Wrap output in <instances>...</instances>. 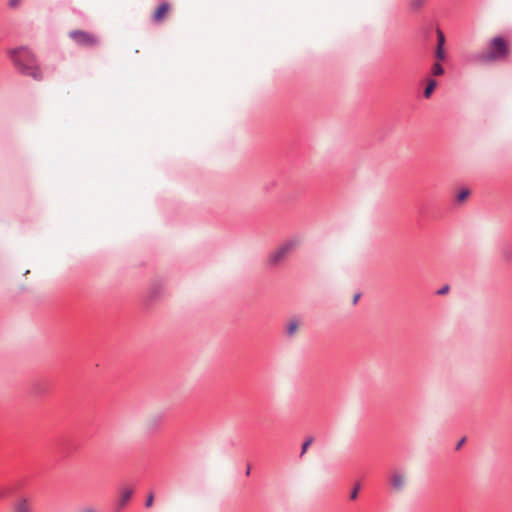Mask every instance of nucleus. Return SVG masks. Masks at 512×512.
Instances as JSON below:
<instances>
[{
  "label": "nucleus",
  "mask_w": 512,
  "mask_h": 512,
  "mask_svg": "<svg viewBox=\"0 0 512 512\" xmlns=\"http://www.w3.org/2000/svg\"><path fill=\"white\" fill-rule=\"evenodd\" d=\"M511 53L510 45L504 36L492 37L486 48L471 56V60L480 65H492L506 61Z\"/></svg>",
  "instance_id": "1"
},
{
  "label": "nucleus",
  "mask_w": 512,
  "mask_h": 512,
  "mask_svg": "<svg viewBox=\"0 0 512 512\" xmlns=\"http://www.w3.org/2000/svg\"><path fill=\"white\" fill-rule=\"evenodd\" d=\"M153 500H154V496H153V494H149V495H148V497H147V499H146V501H145V506H146L147 508L151 507V506H152V504H153Z\"/></svg>",
  "instance_id": "21"
},
{
  "label": "nucleus",
  "mask_w": 512,
  "mask_h": 512,
  "mask_svg": "<svg viewBox=\"0 0 512 512\" xmlns=\"http://www.w3.org/2000/svg\"><path fill=\"white\" fill-rule=\"evenodd\" d=\"M436 86H437V81L435 79H428L427 85L423 92V96L426 99L430 98L434 89L436 88Z\"/></svg>",
  "instance_id": "11"
},
{
  "label": "nucleus",
  "mask_w": 512,
  "mask_h": 512,
  "mask_svg": "<svg viewBox=\"0 0 512 512\" xmlns=\"http://www.w3.org/2000/svg\"><path fill=\"white\" fill-rule=\"evenodd\" d=\"M164 420V414L163 413H157L153 416H151L147 423H146V429L148 432L152 433L158 430V428L162 425Z\"/></svg>",
  "instance_id": "7"
},
{
  "label": "nucleus",
  "mask_w": 512,
  "mask_h": 512,
  "mask_svg": "<svg viewBox=\"0 0 512 512\" xmlns=\"http://www.w3.org/2000/svg\"><path fill=\"white\" fill-rule=\"evenodd\" d=\"M82 512H96V511L93 508L88 507V508H85Z\"/></svg>",
  "instance_id": "27"
},
{
  "label": "nucleus",
  "mask_w": 512,
  "mask_h": 512,
  "mask_svg": "<svg viewBox=\"0 0 512 512\" xmlns=\"http://www.w3.org/2000/svg\"><path fill=\"white\" fill-rule=\"evenodd\" d=\"M249 474H250V467H248L246 470V475H249Z\"/></svg>",
  "instance_id": "28"
},
{
  "label": "nucleus",
  "mask_w": 512,
  "mask_h": 512,
  "mask_svg": "<svg viewBox=\"0 0 512 512\" xmlns=\"http://www.w3.org/2000/svg\"><path fill=\"white\" fill-rule=\"evenodd\" d=\"M165 294V284L162 280H154L147 291V299L150 302L159 300Z\"/></svg>",
  "instance_id": "5"
},
{
  "label": "nucleus",
  "mask_w": 512,
  "mask_h": 512,
  "mask_svg": "<svg viewBox=\"0 0 512 512\" xmlns=\"http://www.w3.org/2000/svg\"><path fill=\"white\" fill-rule=\"evenodd\" d=\"M21 3V0H9L8 5L11 8H16Z\"/></svg>",
  "instance_id": "22"
},
{
  "label": "nucleus",
  "mask_w": 512,
  "mask_h": 512,
  "mask_svg": "<svg viewBox=\"0 0 512 512\" xmlns=\"http://www.w3.org/2000/svg\"><path fill=\"white\" fill-rule=\"evenodd\" d=\"M436 34H437V47L444 48L446 40H445V35H444L443 31L441 29L437 28Z\"/></svg>",
  "instance_id": "14"
},
{
  "label": "nucleus",
  "mask_w": 512,
  "mask_h": 512,
  "mask_svg": "<svg viewBox=\"0 0 512 512\" xmlns=\"http://www.w3.org/2000/svg\"><path fill=\"white\" fill-rule=\"evenodd\" d=\"M449 291V286L445 285L437 291L438 295H444Z\"/></svg>",
  "instance_id": "23"
},
{
  "label": "nucleus",
  "mask_w": 512,
  "mask_h": 512,
  "mask_svg": "<svg viewBox=\"0 0 512 512\" xmlns=\"http://www.w3.org/2000/svg\"><path fill=\"white\" fill-rule=\"evenodd\" d=\"M502 257L505 261H512V246L508 245L502 249Z\"/></svg>",
  "instance_id": "15"
},
{
  "label": "nucleus",
  "mask_w": 512,
  "mask_h": 512,
  "mask_svg": "<svg viewBox=\"0 0 512 512\" xmlns=\"http://www.w3.org/2000/svg\"><path fill=\"white\" fill-rule=\"evenodd\" d=\"M69 35L79 46L93 47L97 44V39L94 35L82 30L71 31Z\"/></svg>",
  "instance_id": "4"
},
{
  "label": "nucleus",
  "mask_w": 512,
  "mask_h": 512,
  "mask_svg": "<svg viewBox=\"0 0 512 512\" xmlns=\"http://www.w3.org/2000/svg\"><path fill=\"white\" fill-rule=\"evenodd\" d=\"M13 512H36L33 501L21 497L13 505Z\"/></svg>",
  "instance_id": "6"
},
{
  "label": "nucleus",
  "mask_w": 512,
  "mask_h": 512,
  "mask_svg": "<svg viewBox=\"0 0 512 512\" xmlns=\"http://www.w3.org/2000/svg\"><path fill=\"white\" fill-rule=\"evenodd\" d=\"M424 2H425V0H412L411 6L414 9H418V8H420L424 4Z\"/></svg>",
  "instance_id": "20"
},
{
  "label": "nucleus",
  "mask_w": 512,
  "mask_h": 512,
  "mask_svg": "<svg viewBox=\"0 0 512 512\" xmlns=\"http://www.w3.org/2000/svg\"><path fill=\"white\" fill-rule=\"evenodd\" d=\"M302 238L300 235H293L281 242L267 256V265L271 269H275L285 263L290 255H292L301 245Z\"/></svg>",
  "instance_id": "3"
},
{
  "label": "nucleus",
  "mask_w": 512,
  "mask_h": 512,
  "mask_svg": "<svg viewBox=\"0 0 512 512\" xmlns=\"http://www.w3.org/2000/svg\"><path fill=\"white\" fill-rule=\"evenodd\" d=\"M431 73L434 76H440V75L444 74V68L439 62H435V63H433V65L431 67Z\"/></svg>",
  "instance_id": "13"
},
{
  "label": "nucleus",
  "mask_w": 512,
  "mask_h": 512,
  "mask_svg": "<svg viewBox=\"0 0 512 512\" xmlns=\"http://www.w3.org/2000/svg\"><path fill=\"white\" fill-rule=\"evenodd\" d=\"M359 298H360V294L354 295V297H353V304L354 305L358 302Z\"/></svg>",
  "instance_id": "25"
},
{
  "label": "nucleus",
  "mask_w": 512,
  "mask_h": 512,
  "mask_svg": "<svg viewBox=\"0 0 512 512\" xmlns=\"http://www.w3.org/2000/svg\"><path fill=\"white\" fill-rule=\"evenodd\" d=\"M34 389L37 395H42L44 393V391L38 386H36Z\"/></svg>",
  "instance_id": "24"
},
{
  "label": "nucleus",
  "mask_w": 512,
  "mask_h": 512,
  "mask_svg": "<svg viewBox=\"0 0 512 512\" xmlns=\"http://www.w3.org/2000/svg\"><path fill=\"white\" fill-rule=\"evenodd\" d=\"M464 441H465V438H462V439L458 442V444H457V446H456V449H459V448L462 446V444L464 443Z\"/></svg>",
  "instance_id": "26"
},
{
  "label": "nucleus",
  "mask_w": 512,
  "mask_h": 512,
  "mask_svg": "<svg viewBox=\"0 0 512 512\" xmlns=\"http://www.w3.org/2000/svg\"><path fill=\"white\" fill-rule=\"evenodd\" d=\"M435 57H436L439 61H444V60L446 59V52H445L444 48L436 47V50H435Z\"/></svg>",
  "instance_id": "17"
},
{
  "label": "nucleus",
  "mask_w": 512,
  "mask_h": 512,
  "mask_svg": "<svg viewBox=\"0 0 512 512\" xmlns=\"http://www.w3.org/2000/svg\"><path fill=\"white\" fill-rule=\"evenodd\" d=\"M8 56L13 62L15 68L23 75L32 77L34 80L40 81L43 78L42 72L37 64L33 52L21 46L8 50Z\"/></svg>",
  "instance_id": "2"
},
{
  "label": "nucleus",
  "mask_w": 512,
  "mask_h": 512,
  "mask_svg": "<svg viewBox=\"0 0 512 512\" xmlns=\"http://www.w3.org/2000/svg\"><path fill=\"white\" fill-rule=\"evenodd\" d=\"M168 9L169 4L167 2L161 3L153 14V20L156 22L160 21L167 13Z\"/></svg>",
  "instance_id": "10"
},
{
  "label": "nucleus",
  "mask_w": 512,
  "mask_h": 512,
  "mask_svg": "<svg viewBox=\"0 0 512 512\" xmlns=\"http://www.w3.org/2000/svg\"><path fill=\"white\" fill-rule=\"evenodd\" d=\"M359 490H360V484L357 483L355 485L354 489L350 493V499L351 500H355L357 498Z\"/></svg>",
  "instance_id": "19"
},
{
  "label": "nucleus",
  "mask_w": 512,
  "mask_h": 512,
  "mask_svg": "<svg viewBox=\"0 0 512 512\" xmlns=\"http://www.w3.org/2000/svg\"><path fill=\"white\" fill-rule=\"evenodd\" d=\"M132 494H133V491L130 488L124 489L122 491L121 496L117 502V506H116L117 511L121 510L128 503Z\"/></svg>",
  "instance_id": "9"
},
{
  "label": "nucleus",
  "mask_w": 512,
  "mask_h": 512,
  "mask_svg": "<svg viewBox=\"0 0 512 512\" xmlns=\"http://www.w3.org/2000/svg\"><path fill=\"white\" fill-rule=\"evenodd\" d=\"M469 194H470L469 189H467V188L461 189L456 196L457 201L462 202V201L466 200L467 197L469 196Z\"/></svg>",
  "instance_id": "16"
},
{
  "label": "nucleus",
  "mask_w": 512,
  "mask_h": 512,
  "mask_svg": "<svg viewBox=\"0 0 512 512\" xmlns=\"http://www.w3.org/2000/svg\"><path fill=\"white\" fill-rule=\"evenodd\" d=\"M298 328V321L297 320H291L288 322L286 327V335L288 337H292Z\"/></svg>",
  "instance_id": "12"
},
{
  "label": "nucleus",
  "mask_w": 512,
  "mask_h": 512,
  "mask_svg": "<svg viewBox=\"0 0 512 512\" xmlns=\"http://www.w3.org/2000/svg\"><path fill=\"white\" fill-rule=\"evenodd\" d=\"M390 485L396 491L403 490L405 486L404 476L399 472L393 473L390 477Z\"/></svg>",
  "instance_id": "8"
},
{
  "label": "nucleus",
  "mask_w": 512,
  "mask_h": 512,
  "mask_svg": "<svg viewBox=\"0 0 512 512\" xmlns=\"http://www.w3.org/2000/svg\"><path fill=\"white\" fill-rule=\"evenodd\" d=\"M312 442H313L312 437H309L304 441V443L302 444L300 457H302L306 453L308 447L311 445Z\"/></svg>",
  "instance_id": "18"
}]
</instances>
